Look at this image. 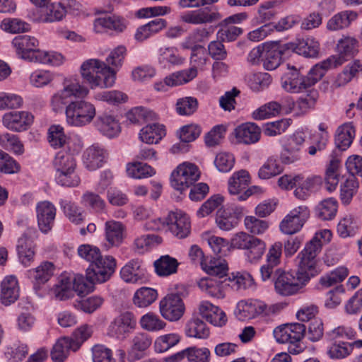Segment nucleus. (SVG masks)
<instances>
[{
    "label": "nucleus",
    "mask_w": 362,
    "mask_h": 362,
    "mask_svg": "<svg viewBox=\"0 0 362 362\" xmlns=\"http://www.w3.org/2000/svg\"><path fill=\"white\" fill-rule=\"evenodd\" d=\"M281 115V106L276 101L269 102L252 113V117L255 120H262Z\"/></svg>",
    "instance_id": "5fc2aeb1"
},
{
    "label": "nucleus",
    "mask_w": 362,
    "mask_h": 362,
    "mask_svg": "<svg viewBox=\"0 0 362 362\" xmlns=\"http://www.w3.org/2000/svg\"><path fill=\"white\" fill-rule=\"evenodd\" d=\"M283 245L281 242L272 244L266 255V262L260 268L262 279L266 281L272 277L276 269H280L277 267L281 263Z\"/></svg>",
    "instance_id": "6ab92c4d"
},
{
    "label": "nucleus",
    "mask_w": 362,
    "mask_h": 362,
    "mask_svg": "<svg viewBox=\"0 0 362 362\" xmlns=\"http://www.w3.org/2000/svg\"><path fill=\"white\" fill-rule=\"evenodd\" d=\"M199 287L208 296L216 298H223L226 289L229 286L226 277H208L202 279L199 281Z\"/></svg>",
    "instance_id": "393cba45"
},
{
    "label": "nucleus",
    "mask_w": 362,
    "mask_h": 362,
    "mask_svg": "<svg viewBox=\"0 0 362 362\" xmlns=\"http://www.w3.org/2000/svg\"><path fill=\"white\" fill-rule=\"evenodd\" d=\"M339 54L331 56L334 59V64L338 66L354 57L358 52V41L351 37H346L340 40L337 44Z\"/></svg>",
    "instance_id": "bb28decb"
},
{
    "label": "nucleus",
    "mask_w": 362,
    "mask_h": 362,
    "mask_svg": "<svg viewBox=\"0 0 362 362\" xmlns=\"http://www.w3.org/2000/svg\"><path fill=\"white\" fill-rule=\"evenodd\" d=\"M305 134L296 132L283 139L280 160L286 165L292 164L301 160L304 153Z\"/></svg>",
    "instance_id": "6e6552de"
},
{
    "label": "nucleus",
    "mask_w": 362,
    "mask_h": 362,
    "mask_svg": "<svg viewBox=\"0 0 362 362\" xmlns=\"http://www.w3.org/2000/svg\"><path fill=\"white\" fill-rule=\"evenodd\" d=\"M202 269L209 274L214 277L224 278L226 276L228 270L225 261L219 259L206 258L204 262H202Z\"/></svg>",
    "instance_id": "8fccbe9b"
},
{
    "label": "nucleus",
    "mask_w": 362,
    "mask_h": 362,
    "mask_svg": "<svg viewBox=\"0 0 362 362\" xmlns=\"http://www.w3.org/2000/svg\"><path fill=\"white\" fill-rule=\"evenodd\" d=\"M337 202L334 198H329L322 201L316 208V213L322 220H331L337 214Z\"/></svg>",
    "instance_id": "bf43d9fd"
},
{
    "label": "nucleus",
    "mask_w": 362,
    "mask_h": 362,
    "mask_svg": "<svg viewBox=\"0 0 362 362\" xmlns=\"http://www.w3.org/2000/svg\"><path fill=\"white\" fill-rule=\"evenodd\" d=\"M306 327L301 323H292L279 326L274 329L273 334L279 344L289 343L291 353L298 354L304 347L300 341L305 337Z\"/></svg>",
    "instance_id": "423d86ee"
},
{
    "label": "nucleus",
    "mask_w": 362,
    "mask_h": 362,
    "mask_svg": "<svg viewBox=\"0 0 362 362\" xmlns=\"http://www.w3.org/2000/svg\"><path fill=\"white\" fill-rule=\"evenodd\" d=\"M362 71V59H356L349 63L336 77L333 86L339 88L349 83L357 74Z\"/></svg>",
    "instance_id": "4c0bfd02"
},
{
    "label": "nucleus",
    "mask_w": 362,
    "mask_h": 362,
    "mask_svg": "<svg viewBox=\"0 0 362 362\" xmlns=\"http://www.w3.org/2000/svg\"><path fill=\"white\" fill-rule=\"evenodd\" d=\"M136 317L131 311H122L116 315L107 327V334L118 340L126 339L136 329Z\"/></svg>",
    "instance_id": "1a4fd4ad"
},
{
    "label": "nucleus",
    "mask_w": 362,
    "mask_h": 362,
    "mask_svg": "<svg viewBox=\"0 0 362 362\" xmlns=\"http://www.w3.org/2000/svg\"><path fill=\"white\" fill-rule=\"evenodd\" d=\"M127 173L132 178L142 179L153 175L156 171L146 163L136 162L127 164Z\"/></svg>",
    "instance_id": "13d9d810"
},
{
    "label": "nucleus",
    "mask_w": 362,
    "mask_h": 362,
    "mask_svg": "<svg viewBox=\"0 0 362 362\" xmlns=\"http://www.w3.org/2000/svg\"><path fill=\"white\" fill-rule=\"evenodd\" d=\"M260 128L253 122L243 124L235 129V136L239 143L251 144L260 139Z\"/></svg>",
    "instance_id": "7c9ffc66"
},
{
    "label": "nucleus",
    "mask_w": 362,
    "mask_h": 362,
    "mask_svg": "<svg viewBox=\"0 0 362 362\" xmlns=\"http://www.w3.org/2000/svg\"><path fill=\"white\" fill-rule=\"evenodd\" d=\"M199 177L200 172L196 165L183 163L171 173V186L175 189L182 192L197 182Z\"/></svg>",
    "instance_id": "9d476101"
},
{
    "label": "nucleus",
    "mask_w": 362,
    "mask_h": 362,
    "mask_svg": "<svg viewBox=\"0 0 362 362\" xmlns=\"http://www.w3.org/2000/svg\"><path fill=\"white\" fill-rule=\"evenodd\" d=\"M35 209L39 229L46 234L54 227L57 209L51 202L46 200L39 202Z\"/></svg>",
    "instance_id": "a211bd4d"
},
{
    "label": "nucleus",
    "mask_w": 362,
    "mask_h": 362,
    "mask_svg": "<svg viewBox=\"0 0 362 362\" xmlns=\"http://www.w3.org/2000/svg\"><path fill=\"white\" fill-rule=\"evenodd\" d=\"M52 165L55 170V180L62 187H75L80 182L81 179L77 174L76 160L73 155L68 152L61 151L57 153Z\"/></svg>",
    "instance_id": "20e7f679"
},
{
    "label": "nucleus",
    "mask_w": 362,
    "mask_h": 362,
    "mask_svg": "<svg viewBox=\"0 0 362 362\" xmlns=\"http://www.w3.org/2000/svg\"><path fill=\"white\" fill-rule=\"evenodd\" d=\"M157 297L156 290L151 288L142 287L135 292L133 301L137 307L146 308L152 304L157 299Z\"/></svg>",
    "instance_id": "864d4df0"
},
{
    "label": "nucleus",
    "mask_w": 362,
    "mask_h": 362,
    "mask_svg": "<svg viewBox=\"0 0 362 362\" xmlns=\"http://www.w3.org/2000/svg\"><path fill=\"white\" fill-rule=\"evenodd\" d=\"M18 280L14 276H6L1 283L0 300L6 306L13 303L19 297Z\"/></svg>",
    "instance_id": "473e14b6"
},
{
    "label": "nucleus",
    "mask_w": 362,
    "mask_h": 362,
    "mask_svg": "<svg viewBox=\"0 0 362 362\" xmlns=\"http://www.w3.org/2000/svg\"><path fill=\"white\" fill-rule=\"evenodd\" d=\"M332 234L329 230L317 232L298 255V270L296 276L288 272L276 269L272 276L276 292L283 296L295 295L314 276L316 269L317 256L323 244L330 241Z\"/></svg>",
    "instance_id": "f257e3e1"
},
{
    "label": "nucleus",
    "mask_w": 362,
    "mask_h": 362,
    "mask_svg": "<svg viewBox=\"0 0 362 362\" xmlns=\"http://www.w3.org/2000/svg\"><path fill=\"white\" fill-rule=\"evenodd\" d=\"M358 16V13L352 10L338 12L327 21L326 28L330 32L342 30L349 28Z\"/></svg>",
    "instance_id": "cd10ccee"
},
{
    "label": "nucleus",
    "mask_w": 362,
    "mask_h": 362,
    "mask_svg": "<svg viewBox=\"0 0 362 362\" xmlns=\"http://www.w3.org/2000/svg\"><path fill=\"white\" fill-rule=\"evenodd\" d=\"M78 255L90 262L86 270L87 279L92 283H104L110 279L116 268V260L112 256L102 257L99 248L85 244L78 247Z\"/></svg>",
    "instance_id": "f03ea898"
},
{
    "label": "nucleus",
    "mask_w": 362,
    "mask_h": 362,
    "mask_svg": "<svg viewBox=\"0 0 362 362\" xmlns=\"http://www.w3.org/2000/svg\"><path fill=\"white\" fill-rule=\"evenodd\" d=\"M266 249V243L254 237L245 250V255L247 260L250 263L257 262L263 256Z\"/></svg>",
    "instance_id": "3c124183"
},
{
    "label": "nucleus",
    "mask_w": 362,
    "mask_h": 362,
    "mask_svg": "<svg viewBox=\"0 0 362 362\" xmlns=\"http://www.w3.org/2000/svg\"><path fill=\"white\" fill-rule=\"evenodd\" d=\"M178 265L177 260L169 255L161 256L154 262L155 271L160 276H168L175 274Z\"/></svg>",
    "instance_id": "79ce46f5"
},
{
    "label": "nucleus",
    "mask_w": 362,
    "mask_h": 362,
    "mask_svg": "<svg viewBox=\"0 0 362 362\" xmlns=\"http://www.w3.org/2000/svg\"><path fill=\"white\" fill-rule=\"evenodd\" d=\"M34 116L28 111H11L4 115L3 125L8 130L21 132L28 129L33 124Z\"/></svg>",
    "instance_id": "ddd939ff"
},
{
    "label": "nucleus",
    "mask_w": 362,
    "mask_h": 362,
    "mask_svg": "<svg viewBox=\"0 0 362 362\" xmlns=\"http://www.w3.org/2000/svg\"><path fill=\"white\" fill-rule=\"evenodd\" d=\"M66 120L69 125L83 127L90 124L96 116L95 105L86 100L70 102L65 108Z\"/></svg>",
    "instance_id": "39448f33"
},
{
    "label": "nucleus",
    "mask_w": 362,
    "mask_h": 362,
    "mask_svg": "<svg viewBox=\"0 0 362 362\" xmlns=\"http://www.w3.org/2000/svg\"><path fill=\"white\" fill-rule=\"evenodd\" d=\"M288 72L281 77V87L291 93H305L313 88L306 76L302 75L294 66H288Z\"/></svg>",
    "instance_id": "f8f14e48"
},
{
    "label": "nucleus",
    "mask_w": 362,
    "mask_h": 362,
    "mask_svg": "<svg viewBox=\"0 0 362 362\" xmlns=\"http://www.w3.org/2000/svg\"><path fill=\"white\" fill-rule=\"evenodd\" d=\"M281 50L276 47L266 50L262 59L264 68L269 71L276 69L281 64Z\"/></svg>",
    "instance_id": "69168bd1"
},
{
    "label": "nucleus",
    "mask_w": 362,
    "mask_h": 362,
    "mask_svg": "<svg viewBox=\"0 0 362 362\" xmlns=\"http://www.w3.org/2000/svg\"><path fill=\"white\" fill-rule=\"evenodd\" d=\"M327 350L328 356L332 359L344 358L351 352V344L344 341H332Z\"/></svg>",
    "instance_id": "774afa93"
},
{
    "label": "nucleus",
    "mask_w": 362,
    "mask_h": 362,
    "mask_svg": "<svg viewBox=\"0 0 362 362\" xmlns=\"http://www.w3.org/2000/svg\"><path fill=\"white\" fill-rule=\"evenodd\" d=\"M185 333L189 337L206 339L209 336V329L203 320L194 317L186 324Z\"/></svg>",
    "instance_id": "a18cd8bd"
},
{
    "label": "nucleus",
    "mask_w": 362,
    "mask_h": 362,
    "mask_svg": "<svg viewBox=\"0 0 362 362\" xmlns=\"http://www.w3.org/2000/svg\"><path fill=\"white\" fill-rule=\"evenodd\" d=\"M358 229V223L352 215L345 216L337 226V233L343 238L354 236Z\"/></svg>",
    "instance_id": "052dcab7"
},
{
    "label": "nucleus",
    "mask_w": 362,
    "mask_h": 362,
    "mask_svg": "<svg viewBox=\"0 0 362 362\" xmlns=\"http://www.w3.org/2000/svg\"><path fill=\"white\" fill-rule=\"evenodd\" d=\"M250 182V177L247 171L241 170L233 173L228 180V191L230 194L238 195V199L240 201L246 200L252 194L251 190H245Z\"/></svg>",
    "instance_id": "aec40b11"
},
{
    "label": "nucleus",
    "mask_w": 362,
    "mask_h": 362,
    "mask_svg": "<svg viewBox=\"0 0 362 362\" xmlns=\"http://www.w3.org/2000/svg\"><path fill=\"white\" fill-rule=\"evenodd\" d=\"M293 49L300 55L315 58L319 54L320 44L313 37L298 39L293 45Z\"/></svg>",
    "instance_id": "e433bc0d"
},
{
    "label": "nucleus",
    "mask_w": 362,
    "mask_h": 362,
    "mask_svg": "<svg viewBox=\"0 0 362 362\" xmlns=\"http://www.w3.org/2000/svg\"><path fill=\"white\" fill-rule=\"evenodd\" d=\"M181 20L189 24L202 25L212 23L222 18V15L216 8L205 7L188 11L180 16Z\"/></svg>",
    "instance_id": "f3484780"
},
{
    "label": "nucleus",
    "mask_w": 362,
    "mask_h": 362,
    "mask_svg": "<svg viewBox=\"0 0 362 362\" xmlns=\"http://www.w3.org/2000/svg\"><path fill=\"white\" fill-rule=\"evenodd\" d=\"M0 145L17 155H21L24 152L22 142L18 136L14 134L6 133L0 136Z\"/></svg>",
    "instance_id": "0e129e2a"
},
{
    "label": "nucleus",
    "mask_w": 362,
    "mask_h": 362,
    "mask_svg": "<svg viewBox=\"0 0 362 362\" xmlns=\"http://www.w3.org/2000/svg\"><path fill=\"white\" fill-rule=\"evenodd\" d=\"M199 310L200 315L214 326L222 327L227 322L226 313L209 301H202Z\"/></svg>",
    "instance_id": "c85d7f7f"
},
{
    "label": "nucleus",
    "mask_w": 362,
    "mask_h": 362,
    "mask_svg": "<svg viewBox=\"0 0 362 362\" xmlns=\"http://www.w3.org/2000/svg\"><path fill=\"white\" fill-rule=\"evenodd\" d=\"M107 156V153L104 147L99 144H94L83 152V163L88 170H96L103 166Z\"/></svg>",
    "instance_id": "4be33fe9"
},
{
    "label": "nucleus",
    "mask_w": 362,
    "mask_h": 362,
    "mask_svg": "<svg viewBox=\"0 0 362 362\" xmlns=\"http://www.w3.org/2000/svg\"><path fill=\"white\" fill-rule=\"evenodd\" d=\"M165 136L163 125L153 123L143 127L139 133V139L146 144H157Z\"/></svg>",
    "instance_id": "ea45409f"
},
{
    "label": "nucleus",
    "mask_w": 362,
    "mask_h": 362,
    "mask_svg": "<svg viewBox=\"0 0 362 362\" xmlns=\"http://www.w3.org/2000/svg\"><path fill=\"white\" fill-rule=\"evenodd\" d=\"M89 90L81 85L76 80H65L63 83V88L55 93L51 98L52 109L57 112L68 105L72 97L85 98L88 95Z\"/></svg>",
    "instance_id": "0eeeda50"
},
{
    "label": "nucleus",
    "mask_w": 362,
    "mask_h": 362,
    "mask_svg": "<svg viewBox=\"0 0 362 362\" xmlns=\"http://www.w3.org/2000/svg\"><path fill=\"white\" fill-rule=\"evenodd\" d=\"M55 298L64 300L74 296L71 283V274H62L58 279V283L54 286Z\"/></svg>",
    "instance_id": "37998d69"
},
{
    "label": "nucleus",
    "mask_w": 362,
    "mask_h": 362,
    "mask_svg": "<svg viewBox=\"0 0 362 362\" xmlns=\"http://www.w3.org/2000/svg\"><path fill=\"white\" fill-rule=\"evenodd\" d=\"M310 216V211L306 206H299L291 210L281 221L280 230L287 235L298 233Z\"/></svg>",
    "instance_id": "9b49d317"
},
{
    "label": "nucleus",
    "mask_w": 362,
    "mask_h": 362,
    "mask_svg": "<svg viewBox=\"0 0 362 362\" xmlns=\"http://www.w3.org/2000/svg\"><path fill=\"white\" fill-rule=\"evenodd\" d=\"M95 127L100 134L109 139L117 136L121 132L119 120L115 116L107 113L97 117Z\"/></svg>",
    "instance_id": "a878e982"
},
{
    "label": "nucleus",
    "mask_w": 362,
    "mask_h": 362,
    "mask_svg": "<svg viewBox=\"0 0 362 362\" xmlns=\"http://www.w3.org/2000/svg\"><path fill=\"white\" fill-rule=\"evenodd\" d=\"M197 76V70L194 67H190L173 73L165 77V83L169 87L180 86L187 83Z\"/></svg>",
    "instance_id": "09e8293b"
},
{
    "label": "nucleus",
    "mask_w": 362,
    "mask_h": 362,
    "mask_svg": "<svg viewBox=\"0 0 362 362\" xmlns=\"http://www.w3.org/2000/svg\"><path fill=\"white\" fill-rule=\"evenodd\" d=\"M185 58L180 56L175 47H162L158 53V62L163 68L180 66L185 63Z\"/></svg>",
    "instance_id": "c9c22d12"
},
{
    "label": "nucleus",
    "mask_w": 362,
    "mask_h": 362,
    "mask_svg": "<svg viewBox=\"0 0 362 362\" xmlns=\"http://www.w3.org/2000/svg\"><path fill=\"white\" fill-rule=\"evenodd\" d=\"M12 45L15 47L17 55L25 60L29 58V55L33 49L38 47L39 42L33 36L18 35L13 39Z\"/></svg>",
    "instance_id": "72a5a7b5"
},
{
    "label": "nucleus",
    "mask_w": 362,
    "mask_h": 362,
    "mask_svg": "<svg viewBox=\"0 0 362 362\" xmlns=\"http://www.w3.org/2000/svg\"><path fill=\"white\" fill-rule=\"evenodd\" d=\"M355 136V129L350 122L338 127L335 136L336 147L340 151L346 150L351 144Z\"/></svg>",
    "instance_id": "58836bf2"
},
{
    "label": "nucleus",
    "mask_w": 362,
    "mask_h": 362,
    "mask_svg": "<svg viewBox=\"0 0 362 362\" xmlns=\"http://www.w3.org/2000/svg\"><path fill=\"white\" fill-rule=\"evenodd\" d=\"M161 315L170 322L180 320L185 310V304L177 294H168L163 298L159 304Z\"/></svg>",
    "instance_id": "4468645a"
},
{
    "label": "nucleus",
    "mask_w": 362,
    "mask_h": 362,
    "mask_svg": "<svg viewBox=\"0 0 362 362\" xmlns=\"http://www.w3.org/2000/svg\"><path fill=\"white\" fill-rule=\"evenodd\" d=\"M265 303L259 300L249 299L238 303L235 315L239 320L245 321L262 315Z\"/></svg>",
    "instance_id": "5701e85b"
},
{
    "label": "nucleus",
    "mask_w": 362,
    "mask_h": 362,
    "mask_svg": "<svg viewBox=\"0 0 362 362\" xmlns=\"http://www.w3.org/2000/svg\"><path fill=\"white\" fill-rule=\"evenodd\" d=\"M126 227L120 221L110 220L105 223V238L109 247H118L124 238Z\"/></svg>",
    "instance_id": "c756f323"
},
{
    "label": "nucleus",
    "mask_w": 362,
    "mask_h": 362,
    "mask_svg": "<svg viewBox=\"0 0 362 362\" xmlns=\"http://www.w3.org/2000/svg\"><path fill=\"white\" fill-rule=\"evenodd\" d=\"M82 78L92 88L112 87L115 82V71L104 62L97 59H89L81 65Z\"/></svg>",
    "instance_id": "7ed1b4c3"
},
{
    "label": "nucleus",
    "mask_w": 362,
    "mask_h": 362,
    "mask_svg": "<svg viewBox=\"0 0 362 362\" xmlns=\"http://www.w3.org/2000/svg\"><path fill=\"white\" fill-rule=\"evenodd\" d=\"M66 136L64 134V128L60 125H52L48 129L47 140L49 145L59 148L65 145Z\"/></svg>",
    "instance_id": "338daca9"
},
{
    "label": "nucleus",
    "mask_w": 362,
    "mask_h": 362,
    "mask_svg": "<svg viewBox=\"0 0 362 362\" xmlns=\"http://www.w3.org/2000/svg\"><path fill=\"white\" fill-rule=\"evenodd\" d=\"M167 24L164 18L153 19L139 26L136 30L134 38L138 42H144L165 29Z\"/></svg>",
    "instance_id": "2f4dec72"
},
{
    "label": "nucleus",
    "mask_w": 362,
    "mask_h": 362,
    "mask_svg": "<svg viewBox=\"0 0 362 362\" xmlns=\"http://www.w3.org/2000/svg\"><path fill=\"white\" fill-rule=\"evenodd\" d=\"M139 323L142 329L148 332L160 331L163 329L166 325L158 315L152 313H148L144 315L141 317Z\"/></svg>",
    "instance_id": "e2e57ef3"
},
{
    "label": "nucleus",
    "mask_w": 362,
    "mask_h": 362,
    "mask_svg": "<svg viewBox=\"0 0 362 362\" xmlns=\"http://www.w3.org/2000/svg\"><path fill=\"white\" fill-rule=\"evenodd\" d=\"M36 230L35 228H29L18 241L17 250L18 259L25 267H30L35 259V252L33 239Z\"/></svg>",
    "instance_id": "dca6fc26"
},
{
    "label": "nucleus",
    "mask_w": 362,
    "mask_h": 362,
    "mask_svg": "<svg viewBox=\"0 0 362 362\" xmlns=\"http://www.w3.org/2000/svg\"><path fill=\"white\" fill-rule=\"evenodd\" d=\"M169 230L178 238H185L191 231L189 216L182 211H170L166 218Z\"/></svg>",
    "instance_id": "2eb2a0df"
},
{
    "label": "nucleus",
    "mask_w": 362,
    "mask_h": 362,
    "mask_svg": "<svg viewBox=\"0 0 362 362\" xmlns=\"http://www.w3.org/2000/svg\"><path fill=\"white\" fill-rule=\"evenodd\" d=\"M55 79V74L48 70L37 69L31 73L30 84L35 88H43L49 85Z\"/></svg>",
    "instance_id": "4d7b16f0"
},
{
    "label": "nucleus",
    "mask_w": 362,
    "mask_h": 362,
    "mask_svg": "<svg viewBox=\"0 0 362 362\" xmlns=\"http://www.w3.org/2000/svg\"><path fill=\"white\" fill-rule=\"evenodd\" d=\"M78 350L77 344L69 337H62L57 341L51 351V358L54 362H64L68 357L70 351L76 352Z\"/></svg>",
    "instance_id": "f704fd0d"
},
{
    "label": "nucleus",
    "mask_w": 362,
    "mask_h": 362,
    "mask_svg": "<svg viewBox=\"0 0 362 362\" xmlns=\"http://www.w3.org/2000/svg\"><path fill=\"white\" fill-rule=\"evenodd\" d=\"M349 275V270L345 267H338L334 270L322 275L319 280L320 284L325 288L331 287L342 282Z\"/></svg>",
    "instance_id": "de8ad7c7"
},
{
    "label": "nucleus",
    "mask_w": 362,
    "mask_h": 362,
    "mask_svg": "<svg viewBox=\"0 0 362 362\" xmlns=\"http://www.w3.org/2000/svg\"><path fill=\"white\" fill-rule=\"evenodd\" d=\"M305 96H301L296 101V114L303 115L313 108L316 104L319 94L316 89L312 88L305 92Z\"/></svg>",
    "instance_id": "6e6d98bb"
},
{
    "label": "nucleus",
    "mask_w": 362,
    "mask_h": 362,
    "mask_svg": "<svg viewBox=\"0 0 362 362\" xmlns=\"http://www.w3.org/2000/svg\"><path fill=\"white\" fill-rule=\"evenodd\" d=\"M152 344V337L146 333H136L132 341V346L129 355L133 356L135 359H139L143 356Z\"/></svg>",
    "instance_id": "a19ab883"
},
{
    "label": "nucleus",
    "mask_w": 362,
    "mask_h": 362,
    "mask_svg": "<svg viewBox=\"0 0 362 362\" xmlns=\"http://www.w3.org/2000/svg\"><path fill=\"white\" fill-rule=\"evenodd\" d=\"M333 62H334V59L329 57L326 60L315 64L310 70L306 77L309 80L312 87L324 76L327 70L337 67Z\"/></svg>",
    "instance_id": "603ef678"
},
{
    "label": "nucleus",
    "mask_w": 362,
    "mask_h": 362,
    "mask_svg": "<svg viewBox=\"0 0 362 362\" xmlns=\"http://www.w3.org/2000/svg\"><path fill=\"white\" fill-rule=\"evenodd\" d=\"M40 15V21L43 23H53L59 21L65 16V10L61 5L60 1L47 4L44 6Z\"/></svg>",
    "instance_id": "c03bdc74"
},
{
    "label": "nucleus",
    "mask_w": 362,
    "mask_h": 362,
    "mask_svg": "<svg viewBox=\"0 0 362 362\" xmlns=\"http://www.w3.org/2000/svg\"><path fill=\"white\" fill-rule=\"evenodd\" d=\"M54 271V264L51 262L45 261L36 268L27 270L25 275L33 284L34 289L37 290L41 285L51 279Z\"/></svg>",
    "instance_id": "b1692460"
},
{
    "label": "nucleus",
    "mask_w": 362,
    "mask_h": 362,
    "mask_svg": "<svg viewBox=\"0 0 362 362\" xmlns=\"http://www.w3.org/2000/svg\"><path fill=\"white\" fill-rule=\"evenodd\" d=\"M121 278L127 283H143L147 279V270L139 259L128 262L120 271Z\"/></svg>",
    "instance_id": "412c9836"
},
{
    "label": "nucleus",
    "mask_w": 362,
    "mask_h": 362,
    "mask_svg": "<svg viewBox=\"0 0 362 362\" xmlns=\"http://www.w3.org/2000/svg\"><path fill=\"white\" fill-rule=\"evenodd\" d=\"M59 204L64 215L72 223L80 224L83 221V212L75 203L70 200L61 199Z\"/></svg>",
    "instance_id": "49530a36"
},
{
    "label": "nucleus",
    "mask_w": 362,
    "mask_h": 362,
    "mask_svg": "<svg viewBox=\"0 0 362 362\" xmlns=\"http://www.w3.org/2000/svg\"><path fill=\"white\" fill-rule=\"evenodd\" d=\"M1 30L9 33H20L28 32L30 29V25L19 18H5L0 24Z\"/></svg>",
    "instance_id": "680f3d73"
}]
</instances>
